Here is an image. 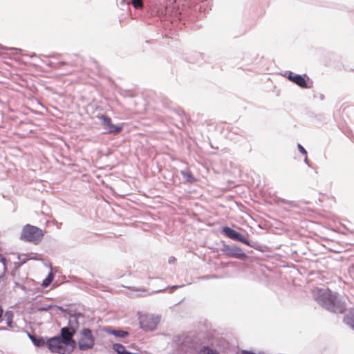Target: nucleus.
I'll return each instance as SVG.
<instances>
[{
    "instance_id": "1",
    "label": "nucleus",
    "mask_w": 354,
    "mask_h": 354,
    "mask_svg": "<svg viewBox=\"0 0 354 354\" xmlns=\"http://www.w3.org/2000/svg\"><path fill=\"white\" fill-rule=\"evenodd\" d=\"M80 317H84L81 313H68L67 326L60 329L59 335L47 340V348L52 353L71 354L77 344L80 351H86L93 348L95 344V337L88 328H83L80 330L77 342L73 338L79 328L78 319Z\"/></svg>"
},
{
    "instance_id": "2",
    "label": "nucleus",
    "mask_w": 354,
    "mask_h": 354,
    "mask_svg": "<svg viewBox=\"0 0 354 354\" xmlns=\"http://www.w3.org/2000/svg\"><path fill=\"white\" fill-rule=\"evenodd\" d=\"M315 300L324 308L330 313L342 314L346 310V305L342 297L328 288H317L314 292Z\"/></svg>"
},
{
    "instance_id": "3",
    "label": "nucleus",
    "mask_w": 354,
    "mask_h": 354,
    "mask_svg": "<svg viewBox=\"0 0 354 354\" xmlns=\"http://www.w3.org/2000/svg\"><path fill=\"white\" fill-rule=\"evenodd\" d=\"M175 0H164L163 3H160L156 6V12L160 16L162 20H176L178 19L180 15L178 9L174 6Z\"/></svg>"
},
{
    "instance_id": "4",
    "label": "nucleus",
    "mask_w": 354,
    "mask_h": 354,
    "mask_svg": "<svg viewBox=\"0 0 354 354\" xmlns=\"http://www.w3.org/2000/svg\"><path fill=\"white\" fill-rule=\"evenodd\" d=\"M44 236L43 231L34 225L27 224L22 228L20 239L26 242L38 244Z\"/></svg>"
},
{
    "instance_id": "5",
    "label": "nucleus",
    "mask_w": 354,
    "mask_h": 354,
    "mask_svg": "<svg viewBox=\"0 0 354 354\" xmlns=\"http://www.w3.org/2000/svg\"><path fill=\"white\" fill-rule=\"evenodd\" d=\"M221 251L225 256L232 258H236L244 261L248 258L247 254L243 250L236 245L224 244Z\"/></svg>"
},
{
    "instance_id": "6",
    "label": "nucleus",
    "mask_w": 354,
    "mask_h": 354,
    "mask_svg": "<svg viewBox=\"0 0 354 354\" xmlns=\"http://www.w3.org/2000/svg\"><path fill=\"white\" fill-rule=\"evenodd\" d=\"M160 320V317L153 315H143L140 317V328L145 331L154 330Z\"/></svg>"
},
{
    "instance_id": "7",
    "label": "nucleus",
    "mask_w": 354,
    "mask_h": 354,
    "mask_svg": "<svg viewBox=\"0 0 354 354\" xmlns=\"http://www.w3.org/2000/svg\"><path fill=\"white\" fill-rule=\"evenodd\" d=\"M222 232L226 236H227L228 238L233 241H239L247 245L254 247V242L251 243L243 234L228 226L223 227L222 229Z\"/></svg>"
},
{
    "instance_id": "8",
    "label": "nucleus",
    "mask_w": 354,
    "mask_h": 354,
    "mask_svg": "<svg viewBox=\"0 0 354 354\" xmlns=\"http://www.w3.org/2000/svg\"><path fill=\"white\" fill-rule=\"evenodd\" d=\"M285 76L289 80L290 82L295 83L298 86L302 88H309L310 86L308 85L306 77V75H299V74H294L291 71H287L285 73Z\"/></svg>"
},
{
    "instance_id": "9",
    "label": "nucleus",
    "mask_w": 354,
    "mask_h": 354,
    "mask_svg": "<svg viewBox=\"0 0 354 354\" xmlns=\"http://www.w3.org/2000/svg\"><path fill=\"white\" fill-rule=\"evenodd\" d=\"M102 122L104 129L108 133H119L122 130V127L120 125H115L112 124L111 118L106 115L102 114L98 116Z\"/></svg>"
},
{
    "instance_id": "10",
    "label": "nucleus",
    "mask_w": 354,
    "mask_h": 354,
    "mask_svg": "<svg viewBox=\"0 0 354 354\" xmlns=\"http://www.w3.org/2000/svg\"><path fill=\"white\" fill-rule=\"evenodd\" d=\"M344 322L354 330V309L350 310L349 313L344 316Z\"/></svg>"
},
{
    "instance_id": "11",
    "label": "nucleus",
    "mask_w": 354,
    "mask_h": 354,
    "mask_svg": "<svg viewBox=\"0 0 354 354\" xmlns=\"http://www.w3.org/2000/svg\"><path fill=\"white\" fill-rule=\"evenodd\" d=\"M113 348L118 354H138L127 351L125 346L121 344H114Z\"/></svg>"
},
{
    "instance_id": "12",
    "label": "nucleus",
    "mask_w": 354,
    "mask_h": 354,
    "mask_svg": "<svg viewBox=\"0 0 354 354\" xmlns=\"http://www.w3.org/2000/svg\"><path fill=\"white\" fill-rule=\"evenodd\" d=\"M106 331L109 334L113 335H114L115 337H118L124 338V337H127L129 335V333L127 331L122 330L109 329V330H106Z\"/></svg>"
},
{
    "instance_id": "13",
    "label": "nucleus",
    "mask_w": 354,
    "mask_h": 354,
    "mask_svg": "<svg viewBox=\"0 0 354 354\" xmlns=\"http://www.w3.org/2000/svg\"><path fill=\"white\" fill-rule=\"evenodd\" d=\"M180 174L186 182L193 183L196 181V179L194 177L190 171H180Z\"/></svg>"
},
{
    "instance_id": "14",
    "label": "nucleus",
    "mask_w": 354,
    "mask_h": 354,
    "mask_svg": "<svg viewBox=\"0 0 354 354\" xmlns=\"http://www.w3.org/2000/svg\"><path fill=\"white\" fill-rule=\"evenodd\" d=\"M30 338L31 339L34 345L37 347H41L45 344L47 346V342L45 343V341L42 337L30 335Z\"/></svg>"
},
{
    "instance_id": "15",
    "label": "nucleus",
    "mask_w": 354,
    "mask_h": 354,
    "mask_svg": "<svg viewBox=\"0 0 354 354\" xmlns=\"http://www.w3.org/2000/svg\"><path fill=\"white\" fill-rule=\"evenodd\" d=\"M198 354H220L217 351L214 350L209 346H203L199 352Z\"/></svg>"
},
{
    "instance_id": "16",
    "label": "nucleus",
    "mask_w": 354,
    "mask_h": 354,
    "mask_svg": "<svg viewBox=\"0 0 354 354\" xmlns=\"http://www.w3.org/2000/svg\"><path fill=\"white\" fill-rule=\"evenodd\" d=\"M183 286H184V285H182V286L175 285V286H166V287H165L162 289H160V290L151 292L150 293V295L154 294V293H159V292H164L166 289H169L170 290V292H173L174 290L178 289L180 287H183Z\"/></svg>"
},
{
    "instance_id": "17",
    "label": "nucleus",
    "mask_w": 354,
    "mask_h": 354,
    "mask_svg": "<svg viewBox=\"0 0 354 354\" xmlns=\"http://www.w3.org/2000/svg\"><path fill=\"white\" fill-rule=\"evenodd\" d=\"M54 279V275L52 272H49L47 277L43 280L42 281V286L44 287H48L53 281Z\"/></svg>"
},
{
    "instance_id": "18",
    "label": "nucleus",
    "mask_w": 354,
    "mask_h": 354,
    "mask_svg": "<svg viewBox=\"0 0 354 354\" xmlns=\"http://www.w3.org/2000/svg\"><path fill=\"white\" fill-rule=\"evenodd\" d=\"M4 316L6 319L7 325L10 326L12 324L13 313L12 311H6Z\"/></svg>"
},
{
    "instance_id": "19",
    "label": "nucleus",
    "mask_w": 354,
    "mask_h": 354,
    "mask_svg": "<svg viewBox=\"0 0 354 354\" xmlns=\"http://www.w3.org/2000/svg\"><path fill=\"white\" fill-rule=\"evenodd\" d=\"M131 4L136 9H140L143 7L142 0H131Z\"/></svg>"
},
{
    "instance_id": "20",
    "label": "nucleus",
    "mask_w": 354,
    "mask_h": 354,
    "mask_svg": "<svg viewBox=\"0 0 354 354\" xmlns=\"http://www.w3.org/2000/svg\"><path fill=\"white\" fill-rule=\"evenodd\" d=\"M53 307V305H43L37 308V311L42 312V311H48Z\"/></svg>"
},
{
    "instance_id": "21",
    "label": "nucleus",
    "mask_w": 354,
    "mask_h": 354,
    "mask_svg": "<svg viewBox=\"0 0 354 354\" xmlns=\"http://www.w3.org/2000/svg\"><path fill=\"white\" fill-rule=\"evenodd\" d=\"M17 259L21 261L19 266L25 264L29 260V259L26 257V254L18 255Z\"/></svg>"
},
{
    "instance_id": "22",
    "label": "nucleus",
    "mask_w": 354,
    "mask_h": 354,
    "mask_svg": "<svg viewBox=\"0 0 354 354\" xmlns=\"http://www.w3.org/2000/svg\"><path fill=\"white\" fill-rule=\"evenodd\" d=\"M297 149L301 153H302L304 156H307V151L301 144H297Z\"/></svg>"
},
{
    "instance_id": "23",
    "label": "nucleus",
    "mask_w": 354,
    "mask_h": 354,
    "mask_svg": "<svg viewBox=\"0 0 354 354\" xmlns=\"http://www.w3.org/2000/svg\"><path fill=\"white\" fill-rule=\"evenodd\" d=\"M0 262L2 263L3 266V271L6 272L7 270L6 259L1 254H0Z\"/></svg>"
},
{
    "instance_id": "24",
    "label": "nucleus",
    "mask_w": 354,
    "mask_h": 354,
    "mask_svg": "<svg viewBox=\"0 0 354 354\" xmlns=\"http://www.w3.org/2000/svg\"><path fill=\"white\" fill-rule=\"evenodd\" d=\"M218 278V277L217 275H215V274H212V275H206V276H204L202 277L203 279H217Z\"/></svg>"
},
{
    "instance_id": "25",
    "label": "nucleus",
    "mask_w": 354,
    "mask_h": 354,
    "mask_svg": "<svg viewBox=\"0 0 354 354\" xmlns=\"http://www.w3.org/2000/svg\"><path fill=\"white\" fill-rule=\"evenodd\" d=\"M304 161L305 164H306L308 166H310L309 161H308V159L307 158V156H306Z\"/></svg>"
},
{
    "instance_id": "26",
    "label": "nucleus",
    "mask_w": 354,
    "mask_h": 354,
    "mask_svg": "<svg viewBox=\"0 0 354 354\" xmlns=\"http://www.w3.org/2000/svg\"><path fill=\"white\" fill-rule=\"evenodd\" d=\"M282 202L284 203L288 204V205H292L293 203L292 201H286V200H283Z\"/></svg>"
},
{
    "instance_id": "27",
    "label": "nucleus",
    "mask_w": 354,
    "mask_h": 354,
    "mask_svg": "<svg viewBox=\"0 0 354 354\" xmlns=\"http://www.w3.org/2000/svg\"><path fill=\"white\" fill-rule=\"evenodd\" d=\"M0 49H1V50H5V49H7V48H6V47L3 46V45H1V44H0Z\"/></svg>"
},
{
    "instance_id": "28",
    "label": "nucleus",
    "mask_w": 354,
    "mask_h": 354,
    "mask_svg": "<svg viewBox=\"0 0 354 354\" xmlns=\"http://www.w3.org/2000/svg\"><path fill=\"white\" fill-rule=\"evenodd\" d=\"M58 308H59L60 310H62V312H66V311L68 310H66V309H64V308H62V307H58Z\"/></svg>"
},
{
    "instance_id": "29",
    "label": "nucleus",
    "mask_w": 354,
    "mask_h": 354,
    "mask_svg": "<svg viewBox=\"0 0 354 354\" xmlns=\"http://www.w3.org/2000/svg\"><path fill=\"white\" fill-rule=\"evenodd\" d=\"M10 50H18V51H21V49H19V48H10Z\"/></svg>"
},
{
    "instance_id": "30",
    "label": "nucleus",
    "mask_w": 354,
    "mask_h": 354,
    "mask_svg": "<svg viewBox=\"0 0 354 354\" xmlns=\"http://www.w3.org/2000/svg\"><path fill=\"white\" fill-rule=\"evenodd\" d=\"M29 259H34V260H37L38 259L35 257H30L28 258Z\"/></svg>"
},
{
    "instance_id": "31",
    "label": "nucleus",
    "mask_w": 354,
    "mask_h": 354,
    "mask_svg": "<svg viewBox=\"0 0 354 354\" xmlns=\"http://www.w3.org/2000/svg\"><path fill=\"white\" fill-rule=\"evenodd\" d=\"M174 261V258H173V259H171H171L169 260V263H171V262H173Z\"/></svg>"
},
{
    "instance_id": "32",
    "label": "nucleus",
    "mask_w": 354,
    "mask_h": 354,
    "mask_svg": "<svg viewBox=\"0 0 354 354\" xmlns=\"http://www.w3.org/2000/svg\"><path fill=\"white\" fill-rule=\"evenodd\" d=\"M36 54L35 53H33L32 55H30V57H36Z\"/></svg>"
},
{
    "instance_id": "33",
    "label": "nucleus",
    "mask_w": 354,
    "mask_h": 354,
    "mask_svg": "<svg viewBox=\"0 0 354 354\" xmlns=\"http://www.w3.org/2000/svg\"><path fill=\"white\" fill-rule=\"evenodd\" d=\"M21 289H24V286H20Z\"/></svg>"
}]
</instances>
